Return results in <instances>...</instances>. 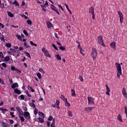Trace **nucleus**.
<instances>
[{
    "label": "nucleus",
    "instance_id": "obj_1",
    "mask_svg": "<svg viewBox=\"0 0 127 127\" xmlns=\"http://www.w3.org/2000/svg\"><path fill=\"white\" fill-rule=\"evenodd\" d=\"M97 53L95 49L93 48L91 56L93 58L94 60L96 59L97 56Z\"/></svg>",
    "mask_w": 127,
    "mask_h": 127
},
{
    "label": "nucleus",
    "instance_id": "obj_2",
    "mask_svg": "<svg viewBox=\"0 0 127 127\" xmlns=\"http://www.w3.org/2000/svg\"><path fill=\"white\" fill-rule=\"evenodd\" d=\"M97 40H98L97 41V43L99 44H101L103 47L105 46L103 42L102 37L101 36H98L97 38Z\"/></svg>",
    "mask_w": 127,
    "mask_h": 127
},
{
    "label": "nucleus",
    "instance_id": "obj_3",
    "mask_svg": "<svg viewBox=\"0 0 127 127\" xmlns=\"http://www.w3.org/2000/svg\"><path fill=\"white\" fill-rule=\"evenodd\" d=\"M24 117L27 120H29L31 119L30 113L28 111L24 112Z\"/></svg>",
    "mask_w": 127,
    "mask_h": 127
},
{
    "label": "nucleus",
    "instance_id": "obj_4",
    "mask_svg": "<svg viewBox=\"0 0 127 127\" xmlns=\"http://www.w3.org/2000/svg\"><path fill=\"white\" fill-rule=\"evenodd\" d=\"M89 12L91 13L92 15V18L93 19H95V14L94 13V8L93 7H92L89 9Z\"/></svg>",
    "mask_w": 127,
    "mask_h": 127
},
{
    "label": "nucleus",
    "instance_id": "obj_5",
    "mask_svg": "<svg viewBox=\"0 0 127 127\" xmlns=\"http://www.w3.org/2000/svg\"><path fill=\"white\" fill-rule=\"evenodd\" d=\"M115 65L116 66V67L118 72L119 73V74L121 75L122 74L121 69L120 65L118 63H116Z\"/></svg>",
    "mask_w": 127,
    "mask_h": 127
},
{
    "label": "nucleus",
    "instance_id": "obj_6",
    "mask_svg": "<svg viewBox=\"0 0 127 127\" xmlns=\"http://www.w3.org/2000/svg\"><path fill=\"white\" fill-rule=\"evenodd\" d=\"M118 15L120 18V23H122L123 22V15L121 12L120 11H118Z\"/></svg>",
    "mask_w": 127,
    "mask_h": 127
},
{
    "label": "nucleus",
    "instance_id": "obj_7",
    "mask_svg": "<svg viewBox=\"0 0 127 127\" xmlns=\"http://www.w3.org/2000/svg\"><path fill=\"white\" fill-rule=\"evenodd\" d=\"M60 103V102L58 100H57L56 101V103L54 104H52V106L54 107H56L58 109H60L59 105Z\"/></svg>",
    "mask_w": 127,
    "mask_h": 127
},
{
    "label": "nucleus",
    "instance_id": "obj_8",
    "mask_svg": "<svg viewBox=\"0 0 127 127\" xmlns=\"http://www.w3.org/2000/svg\"><path fill=\"white\" fill-rule=\"evenodd\" d=\"M16 110L19 112L20 115H24V113L21 108L18 107H16Z\"/></svg>",
    "mask_w": 127,
    "mask_h": 127
},
{
    "label": "nucleus",
    "instance_id": "obj_9",
    "mask_svg": "<svg viewBox=\"0 0 127 127\" xmlns=\"http://www.w3.org/2000/svg\"><path fill=\"white\" fill-rule=\"evenodd\" d=\"M88 99L89 104H94V100L93 98L91 97H88Z\"/></svg>",
    "mask_w": 127,
    "mask_h": 127
},
{
    "label": "nucleus",
    "instance_id": "obj_10",
    "mask_svg": "<svg viewBox=\"0 0 127 127\" xmlns=\"http://www.w3.org/2000/svg\"><path fill=\"white\" fill-rule=\"evenodd\" d=\"M51 9L54 11L56 12V13H57L58 15H59L60 13L57 9L54 6L53 4H51Z\"/></svg>",
    "mask_w": 127,
    "mask_h": 127
},
{
    "label": "nucleus",
    "instance_id": "obj_11",
    "mask_svg": "<svg viewBox=\"0 0 127 127\" xmlns=\"http://www.w3.org/2000/svg\"><path fill=\"white\" fill-rule=\"evenodd\" d=\"M106 90L107 91L106 92V94L109 96L110 95V94H109V92H110V89L107 85H106Z\"/></svg>",
    "mask_w": 127,
    "mask_h": 127
},
{
    "label": "nucleus",
    "instance_id": "obj_12",
    "mask_svg": "<svg viewBox=\"0 0 127 127\" xmlns=\"http://www.w3.org/2000/svg\"><path fill=\"white\" fill-rule=\"evenodd\" d=\"M14 92L16 94L20 95L21 94V91L17 89H14Z\"/></svg>",
    "mask_w": 127,
    "mask_h": 127
},
{
    "label": "nucleus",
    "instance_id": "obj_13",
    "mask_svg": "<svg viewBox=\"0 0 127 127\" xmlns=\"http://www.w3.org/2000/svg\"><path fill=\"white\" fill-rule=\"evenodd\" d=\"M47 27L48 28H50L52 27H53L52 24L49 21H48L47 23Z\"/></svg>",
    "mask_w": 127,
    "mask_h": 127
},
{
    "label": "nucleus",
    "instance_id": "obj_14",
    "mask_svg": "<svg viewBox=\"0 0 127 127\" xmlns=\"http://www.w3.org/2000/svg\"><path fill=\"white\" fill-rule=\"evenodd\" d=\"M115 45L116 43L115 42H111L110 44L111 47L115 49H116Z\"/></svg>",
    "mask_w": 127,
    "mask_h": 127
},
{
    "label": "nucleus",
    "instance_id": "obj_15",
    "mask_svg": "<svg viewBox=\"0 0 127 127\" xmlns=\"http://www.w3.org/2000/svg\"><path fill=\"white\" fill-rule=\"evenodd\" d=\"M94 108V107H86L85 108V110L87 111H91Z\"/></svg>",
    "mask_w": 127,
    "mask_h": 127
},
{
    "label": "nucleus",
    "instance_id": "obj_16",
    "mask_svg": "<svg viewBox=\"0 0 127 127\" xmlns=\"http://www.w3.org/2000/svg\"><path fill=\"white\" fill-rule=\"evenodd\" d=\"M55 119L54 118L53 119L52 121V124L51 125V127H55Z\"/></svg>",
    "mask_w": 127,
    "mask_h": 127
},
{
    "label": "nucleus",
    "instance_id": "obj_17",
    "mask_svg": "<svg viewBox=\"0 0 127 127\" xmlns=\"http://www.w3.org/2000/svg\"><path fill=\"white\" fill-rule=\"evenodd\" d=\"M45 55L47 57L50 58L51 57V55L49 54L48 52V51L45 52V53H44Z\"/></svg>",
    "mask_w": 127,
    "mask_h": 127
},
{
    "label": "nucleus",
    "instance_id": "obj_18",
    "mask_svg": "<svg viewBox=\"0 0 127 127\" xmlns=\"http://www.w3.org/2000/svg\"><path fill=\"white\" fill-rule=\"evenodd\" d=\"M12 4H15V6H19L18 3L17 2L16 0H14V1L13 2Z\"/></svg>",
    "mask_w": 127,
    "mask_h": 127
},
{
    "label": "nucleus",
    "instance_id": "obj_19",
    "mask_svg": "<svg viewBox=\"0 0 127 127\" xmlns=\"http://www.w3.org/2000/svg\"><path fill=\"white\" fill-rule=\"evenodd\" d=\"M71 91L72 92L71 95L73 96H74L75 95V91L73 89H71Z\"/></svg>",
    "mask_w": 127,
    "mask_h": 127
},
{
    "label": "nucleus",
    "instance_id": "obj_20",
    "mask_svg": "<svg viewBox=\"0 0 127 127\" xmlns=\"http://www.w3.org/2000/svg\"><path fill=\"white\" fill-rule=\"evenodd\" d=\"M59 49L60 50H62V51H65V50L66 49L65 48V47L64 46H59Z\"/></svg>",
    "mask_w": 127,
    "mask_h": 127
},
{
    "label": "nucleus",
    "instance_id": "obj_21",
    "mask_svg": "<svg viewBox=\"0 0 127 127\" xmlns=\"http://www.w3.org/2000/svg\"><path fill=\"white\" fill-rule=\"evenodd\" d=\"M7 12L8 13V15L10 17H13V14H12V13H11L10 12H9L8 11H7Z\"/></svg>",
    "mask_w": 127,
    "mask_h": 127
},
{
    "label": "nucleus",
    "instance_id": "obj_22",
    "mask_svg": "<svg viewBox=\"0 0 127 127\" xmlns=\"http://www.w3.org/2000/svg\"><path fill=\"white\" fill-rule=\"evenodd\" d=\"M120 121L123 122V121L122 120V118H121V116L120 114H119L118 117L117 118Z\"/></svg>",
    "mask_w": 127,
    "mask_h": 127
},
{
    "label": "nucleus",
    "instance_id": "obj_23",
    "mask_svg": "<svg viewBox=\"0 0 127 127\" xmlns=\"http://www.w3.org/2000/svg\"><path fill=\"white\" fill-rule=\"evenodd\" d=\"M60 98L62 99L64 101H65L66 100H67L66 98L64 97V96L62 95H61L60 96Z\"/></svg>",
    "mask_w": 127,
    "mask_h": 127
},
{
    "label": "nucleus",
    "instance_id": "obj_24",
    "mask_svg": "<svg viewBox=\"0 0 127 127\" xmlns=\"http://www.w3.org/2000/svg\"><path fill=\"white\" fill-rule=\"evenodd\" d=\"M65 5L66 8H67L68 11H69V12L70 14H71L72 13V12L69 9L68 6L66 4H65Z\"/></svg>",
    "mask_w": 127,
    "mask_h": 127
},
{
    "label": "nucleus",
    "instance_id": "obj_25",
    "mask_svg": "<svg viewBox=\"0 0 127 127\" xmlns=\"http://www.w3.org/2000/svg\"><path fill=\"white\" fill-rule=\"evenodd\" d=\"M10 60L9 57L8 56H7L4 58V60L5 62H8Z\"/></svg>",
    "mask_w": 127,
    "mask_h": 127
},
{
    "label": "nucleus",
    "instance_id": "obj_26",
    "mask_svg": "<svg viewBox=\"0 0 127 127\" xmlns=\"http://www.w3.org/2000/svg\"><path fill=\"white\" fill-rule=\"evenodd\" d=\"M3 127H10V126L8 124L6 123H3L2 124Z\"/></svg>",
    "mask_w": 127,
    "mask_h": 127
},
{
    "label": "nucleus",
    "instance_id": "obj_27",
    "mask_svg": "<svg viewBox=\"0 0 127 127\" xmlns=\"http://www.w3.org/2000/svg\"><path fill=\"white\" fill-rule=\"evenodd\" d=\"M39 114L40 115L41 117H43V118H44V113L42 112H39Z\"/></svg>",
    "mask_w": 127,
    "mask_h": 127
},
{
    "label": "nucleus",
    "instance_id": "obj_28",
    "mask_svg": "<svg viewBox=\"0 0 127 127\" xmlns=\"http://www.w3.org/2000/svg\"><path fill=\"white\" fill-rule=\"evenodd\" d=\"M20 98L22 100H24V95H21L19 96L18 97V99H20Z\"/></svg>",
    "mask_w": 127,
    "mask_h": 127
},
{
    "label": "nucleus",
    "instance_id": "obj_29",
    "mask_svg": "<svg viewBox=\"0 0 127 127\" xmlns=\"http://www.w3.org/2000/svg\"><path fill=\"white\" fill-rule=\"evenodd\" d=\"M16 36L18 39L20 40L21 41L22 40V39L21 38V36L20 35L18 34H17Z\"/></svg>",
    "mask_w": 127,
    "mask_h": 127
},
{
    "label": "nucleus",
    "instance_id": "obj_30",
    "mask_svg": "<svg viewBox=\"0 0 127 127\" xmlns=\"http://www.w3.org/2000/svg\"><path fill=\"white\" fill-rule=\"evenodd\" d=\"M52 45L53 47L54 48V49L58 51V49L57 47L55 45V44H52Z\"/></svg>",
    "mask_w": 127,
    "mask_h": 127
},
{
    "label": "nucleus",
    "instance_id": "obj_31",
    "mask_svg": "<svg viewBox=\"0 0 127 127\" xmlns=\"http://www.w3.org/2000/svg\"><path fill=\"white\" fill-rule=\"evenodd\" d=\"M5 45L8 48H10L11 46V44L10 43H6L5 44Z\"/></svg>",
    "mask_w": 127,
    "mask_h": 127
},
{
    "label": "nucleus",
    "instance_id": "obj_32",
    "mask_svg": "<svg viewBox=\"0 0 127 127\" xmlns=\"http://www.w3.org/2000/svg\"><path fill=\"white\" fill-rule=\"evenodd\" d=\"M25 92L26 93V94L28 96H29L30 97H31V95H29V92L28 91L26 90Z\"/></svg>",
    "mask_w": 127,
    "mask_h": 127
},
{
    "label": "nucleus",
    "instance_id": "obj_33",
    "mask_svg": "<svg viewBox=\"0 0 127 127\" xmlns=\"http://www.w3.org/2000/svg\"><path fill=\"white\" fill-rule=\"evenodd\" d=\"M38 119L40 122L41 123H43L44 122V120L42 119V118L40 117H39Z\"/></svg>",
    "mask_w": 127,
    "mask_h": 127
},
{
    "label": "nucleus",
    "instance_id": "obj_34",
    "mask_svg": "<svg viewBox=\"0 0 127 127\" xmlns=\"http://www.w3.org/2000/svg\"><path fill=\"white\" fill-rule=\"evenodd\" d=\"M122 92L123 95L126 93L125 89V88H123V89Z\"/></svg>",
    "mask_w": 127,
    "mask_h": 127
},
{
    "label": "nucleus",
    "instance_id": "obj_35",
    "mask_svg": "<svg viewBox=\"0 0 127 127\" xmlns=\"http://www.w3.org/2000/svg\"><path fill=\"white\" fill-rule=\"evenodd\" d=\"M25 52L26 56H27L28 57L30 58H31L30 55L29 53L27 52L26 51Z\"/></svg>",
    "mask_w": 127,
    "mask_h": 127
},
{
    "label": "nucleus",
    "instance_id": "obj_36",
    "mask_svg": "<svg viewBox=\"0 0 127 127\" xmlns=\"http://www.w3.org/2000/svg\"><path fill=\"white\" fill-rule=\"evenodd\" d=\"M56 56L57 59L59 60H61V58L59 55H56Z\"/></svg>",
    "mask_w": 127,
    "mask_h": 127
},
{
    "label": "nucleus",
    "instance_id": "obj_37",
    "mask_svg": "<svg viewBox=\"0 0 127 127\" xmlns=\"http://www.w3.org/2000/svg\"><path fill=\"white\" fill-rule=\"evenodd\" d=\"M65 101V105L69 107L70 106V104L68 102L67 100Z\"/></svg>",
    "mask_w": 127,
    "mask_h": 127
},
{
    "label": "nucleus",
    "instance_id": "obj_38",
    "mask_svg": "<svg viewBox=\"0 0 127 127\" xmlns=\"http://www.w3.org/2000/svg\"><path fill=\"white\" fill-rule=\"evenodd\" d=\"M23 32L24 33L26 36H28V33L25 30H24L23 31Z\"/></svg>",
    "mask_w": 127,
    "mask_h": 127
},
{
    "label": "nucleus",
    "instance_id": "obj_39",
    "mask_svg": "<svg viewBox=\"0 0 127 127\" xmlns=\"http://www.w3.org/2000/svg\"><path fill=\"white\" fill-rule=\"evenodd\" d=\"M30 43L32 45L34 46H36L37 45L36 44L34 43L32 41H30Z\"/></svg>",
    "mask_w": 127,
    "mask_h": 127
},
{
    "label": "nucleus",
    "instance_id": "obj_40",
    "mask_svg": "<svg viewBox=\"0 0 127 127\" xmlns=\"http://www.w3.org/2000/svg\"><path fill=\"white\" fill-rule=\"evenodd\" d=\"M68 114L69 116L72 117V114L71 112L69 111H68Z\"/></svg>",
    "mask_w": 127,
    "mask_h": 127
},
{
    "label": "nucleus",
    "instance_id": "obj_41",
    "mask_svg": "<svg viewBox=\"0 0 127 127\" xmlns=\"http://www.w3.org/2000/svg\"><path fill=\"white\" fill-rule=\"evenodd\" d=\"M47 50L46 49V48L45 47H43L42 49V51L44 53L47 52Z\"/></svg>",
    "mask_w": 127,
    "mask_h": 127
},
{
    "label": "nucleus",
    "instance_id": "obj_42",
    "mask_svg": "<svg viewBox=\"0 0 127 127\" xmlns=\"http://www.w3.org/2000/svg\"><path fill=\"white\" fill-rule=\"evenodd\" d=\"M37 76L39 79H40L41 78V74L39 73H38L37 74Z\"/></svg>",
    "mask_w": 127,
    "mask_h": 127
},
{
    "label": "nucleus",
    "instance_id": "obj_43",
    "mask_svg": "<svg viewBox=\"0 0 127 127\" xmlns=\"http://www.w3.org/2000/svg\"><path fill=\"white\" fill-rule=\"evenodd\" d=\"M24 45L26 48H27L29 47L30 46H29L26 42H25L24 43Z\"/></svg>",
    "mask_w": 127,
    "mask_h": 127
},
{
    "label": "nucleus",
    "instance_id": "obj_44",
    "mask_svg": "<svg viewBox=\"0 0 127 127\" xmlns=\"http://www.w3.org/2000/svg\"><path fill=\"white\" fill-rule=\"evenodd\" d=\"M35 110L34 111V113L35 115H36L37 113L38 110L36 108H35Z\"/></svg>",
    "mask_w": 127,
    "mask_h": 127
},
{
    "label": "nucleus",
    "instance_id": "obj_45",
    "mask_svg": "<svg viewBox=\"0 0 127 127\" xmlns=\"http://www.w3.org/2000/svg\"><path fill=\"white\" fill-rule=\"evenodd\" d=\"M78 79L82 82L83 81V79L82 76L80 75L79 76V77L78 78Z\"/></svg>",
    "mask_w": 127,
    "mask_h": 127
},
{
    "label": "nucleus",
    "instance_id": "obj_46",
    "mask_svg": "<svg viewBox=\"0 0 127 127\" xmlns=\"http://www.w3.org/2000/svg\"><path fill=\"white\" fill-rule=\"evenodd\" d=\"M125 109V112L126 114V117L127 118V107L125 106L124 107Z\"/></svg>",
    "mask_w": 127,
    "mask_h": 127
},
{
    "label": "nucleus",
    "instance_id": "obj_47",
    "mask_svg": "<svg viewBox=\"0 0 127 127\" xmlns=\"http://www.w3.org/2000/svg\"><path fill=\"white\" fill-rule=\"evenodd\" d=\"M16 87L15 83H13L11 86V88L12 89Z\"/></svg>",
    "mask_w": 127,
    "mask_h": 127
},
{
    "label": "nucleus",
    "instance_id": "obj_48",
    "mask_svg": "<svg viewBox=\"0 0 127 127\" xmlns=\"http://www.w3.org/2000/svg\"><path fill=\"white\" fill-rule=\"evenodd\" d=\"M30 105L32 107H35V105L33 103H30Z\"/></svg>",
    "mask_w": 127,
    "mask_h": 127
},
{
    "label": "nucleus",
    "instance_id": "obj_49",
    "mask_svg": "<svg viewBox=\"0 0 127 127\" xmlns=\"http://www.w3.org/2000/svg\"><path fill=\"white\" fill-rule=\"evenodd\" d=\"M19 117H20L21 120L23 122H24V119L23 117L22 116H21L20 115H19Z\"/></svg>",
    "mask_w": 127,
    "mask_h": 127
},
{
    "label": "nucleus",
    "instance_id": "obj_50",
    "mask_svg": "<svg viewBox=\"0 0 127 127\" xmlns=\"http://www.w3.org/2000/svg\"><path fill=\"white\" fill-rule=\"evenodd\" d=\"M27 23L30 25H31L32 24V22L31 21L29 20H28L27 21Z\"/></svg>",
    "mask_w": 127,
    "mask_h": 127
},
{
    "label": "nucleus",
    "instance_id": "obj_51",
    "mask_svg": "<svg viewBox=\"0 0 127 127\" xmlns=\"http://www.w3.org/2000/svg\"><path fill=\"white\" fill-rule=\"evenodd\" d=\"M0 83L3 85L5 84V83L0 78Z\"/></svg>",
    "mask_w": 127,
    "mask_h": 127
},
{
    "label": "nucleus",
    "instance_id": "obj_52",
    "mask_svg": "<svg viewBox=\"0 0 127 127\" xmlns=\"http://www.w3.org/2000/svg\"><path fill=\"white\" fill-rule=\"evenodd\" d=\"M84 51L81 48H80V52L81 54L83 55L84 56V54L83 53V52Z\"/></svg>",
    "mask_w": 127,
    "mask_h": 127
},
{
    "label": "nucleus",
    "instance_id": "obj_53",
    "mask_svg": "<svg viewBox=\"0 0 127 127\" xmlns=\"http://www.w3.org/2000/svg\"><path fill=\"white\" fill-rule=\"evenodd\" d=\"M1 5H0V8L2 9L3 8H4V4L3 3H1Z\"/></svg>",
    "mask_w": 127,
    "mask_h": 127
},
{
    "label": "nucleus",
    "instance_id": "obj_54",
    "mask_svg": "<svg viewBox=\"0 0 127 127\" xmlns=\"http://www.w3.org/2000/svg\"><path fill=\"white\" fill-rule=\"evenodd\" d=\"M14 112H10V114L11 115L12 117H15V116L13 115Z\"/></svg>",
    "mask_w": 127,
    "mask_h": 127
},
{
    "label": "nucleus",
    "instance_id": "obj_55",
    "mask_svg": "<svg viewBox=\"0 0 127 127\" xmlns=\"http://www.w3.org/2000/svg\"><path fill=\"white\" fill-rule=\"evenodd\" d=\"M39 71H40V72H42V73H43L44 74H45V73H44V71H43V70L42 69V68H40L39 69Z\"/></svg>",
    "mask_w": 127,
    "mask_h": 127
},
{
    "label": "nucleus",
    "instance_id": "obj_56",
    "mask_svg": "<svg viewBox=\"0 0 127 127\" xmlns=\"http://www.w3.org/2000/svg\"><path fill=\"white\" fill-rule=\"evenodd\" d=\"M1 65L3 67H6V65L5 63H2Z\"/></svg>",
    "mask_w": 127,
    "mask_h": 127
},
{
    "label": "nucleus",
    "instance_id": "obj_57",
    "mask_svg": "<svg viewBox=\"0 0 127 127\" xmlns=\"http://www.w3.org/2000/svg\"><path fill=\"white\" fill-rule=\"evenodd\" d=\"M53 119V117L51 116H50L48 119V120L50 121H51Z\"/></svg>",
    "mask_w": 127,
    "mask_h": 127
},
{
    "label": "nucleus",
    "instance_id": "obj_58",
    "mask_svg": "<svg viewBox=\"0 0 127 127\" xmlns=\"http://www.w3.org/2000/svg\"><path fill=\"white\" fill-rule=\"evenodd\" d=\"M0 57L1 58H3L4 57L3 54L2 53L0 52Z\"/></svg>",
    "mask_w": 127,
    "mask_h": 127
},
{
    "label": "nucleus",
    "instance_id": "obj_59",
    "mask_svg": "<svg viewBox=\"0 0 127 127\" xmlns=\"http://www.w3.org/2000/svg\"><path fill=\"white\" fill-rule=\"evenodd\" d=\"M41 5V7L42 8H46V7H47V6H46V5L44 4H43V5Z\"/></svg>",
    "mask_w": 127,
    "mask_h": 127
},
{
    "label": "nucleus",
    "instance_id": "obj_60",
    "mask_svg": "<svg viewBox=\"0 0 127 127\" xmlns=\"http://www.w3.org/2000/svg\"><path fill=\"white\" fill-rule=\"evenodd\" d=\"M11 70H14L15 69V67L13 66H12L11 67Z\"/></svg>",
    "mask_w": 127,
    "mask_h": 127
},
{
    "label": "nucleus",
    "instance_id": "obj_61",
    "mask_svg": "<svg viewBox=\"0 0 127 127\" xmlns=\"http://www.w3.org/2000/svg\"><path fill=\"white\" fill-rule=\"evenodd\" d=\"M10 50L13 53H16V51L14 49H10Z\"/></svg>",
    "mask_w": 127,
    "mask_h": 127
},
{
    "label": "nucleus",
    "instance_id": "obj_62",
    "mask_svg": "<svg viewBox=\"0 0 127 127\" xmlns=\"http://www.w3.org/2000/svg\"><path fill=\"white\" fill-rule=\"evenodd\" d=\"M0 110L2 112L3 114L5 113V111H4V109L3 108H0Z\"/></svg>",
    "mask_w": 127,
    "mask_h": 127
},
{
    "label": "nucleus",
    "instance_id": "obj_63",
    "mask_svg": "<svg viewBox=\"0 0 127 127\" xmlns=\"http://www.w3.org/2000/svg\"><path fill=\"white\" fill-rule=\"evenodd\" d=\"M21 16L22 17H24V18L26 19H28L27 17L24 14H23V15H22Z\"/></svg>",
    "mask_w": 127,
    "mask_h": 127
},
{
    "label": "nucleus",
    "instance_id": "obj_64",
    "mask_svg": "<svg viewBox=\"0 0 127 127\" xmlns=\"http://www.w3.org/2000/svg\"><path fill=\"white\" fill-rule=\"evenodd\" d=\"M10 123V124H12L14 122L13 120L9 119Z\"/></svg>",
    "mask_w": 127,
    "mask_h": 127
}]
</instances>
